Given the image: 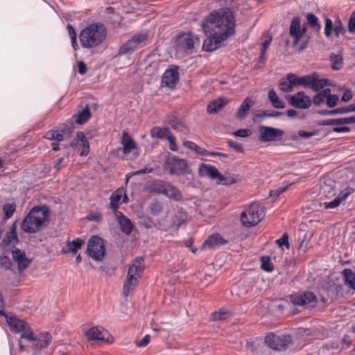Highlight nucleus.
<instances>
[{
  "instance_id": "13",
  "label": "nucleus",
  "mask_w": 355,
  "mask_h": 355,
  "mask_svg": "<svg viewBox=\"0 0 355 355\" xmlns=\"http://www.w3.org/2000/svg\"><path fill=\"white\" fill-rule=\"evenodd\" d=\"M8 324L10 330L16 333L25 334L31 331L32 329L30 325L24 320L18 318L16 315L11 313H6L3 315Z\"/></svg>"
},
{
  "instance_id": "26",
  "label": "nucleus",
  "mask_w": 355,
  "mask_h": 355,
  "mask_svg": "<svg viewBox=\"0 0 355 355\" xmlns=\"http://www.w3.org/2000/svg\"><path fill=\"white\" fill-rule=\"evenodd\" d=\"M229 103V100L225 98H219L211 101L207 107V112L210 114L218 113L223 110Z\"/></svg>"
},
{
  "instance_id": "53",
  "label": "nucleus",
  "mask_w": 355,
  "mask_h": 355,
  "mask_svg": "<svg viewBox=\"0 0 355 355\" xmlns=\"http://www.w3.org/2000/svg\"><path fill=\"white\" fill-rule=\"evenodd\" d=\"M334 24H333L332 21L329 18L325 19V26H324V35L327 37H329L331 36L332 33L334 31Z\"/></svg>"
},
{
  "instance_id": "43",
  "label": "nucleus",
  "mask_w": 355,
  "mask_h": 355,
  "mask_svg": "<svg viewBox=\"0 0 355 355\" xmlns=\"http://www.w3.org/2000/svg\"><path fill=\"white\" fill-rule=\"evenodd\" d=\"M91 116V112L89 110V108L88 105H87L85 107H84L81 111L78 112L76 122L78 124H84L85 123L88 119Z\"/></svg>"
},
{
  "instance_id": "3",
  "label": "nucleus",
  "mask_w": 355,
  "mask_h": 355,
  "mask_svg": "<svg viewBox=\"0 0 355 355\" xmlns=\"http://www.w3.org/2000/svg\"><path fill=\"white\" fill-rule=\"evenodd\" d=\"M107 37V28L101 22H95L84 28L80 33L81 46L92 49L99 46Z\"/></svg>"
},
{
  "instance_id": "19",
  "label": "nucleus",
  "mask_w": 355,
  "mask_h": 355,
  "mask_svg": "<svg viewBox=\"0 0 355 355\" xmlns=\"http://www.w3.org/2000/svg\"><path fill=\"white\" fill-rule=\"evenodd\" d=\"M106 335H108L107 331L98 326L89 329L85 334L89 341H105Z\"/></svg>"
},
{
  "instance_id": "14",
  "label": "nucleus",
  "mask_w": 355,
  "mask_h": 355,
  "mask_svg": "<svg viewBox=\"0 0 355 355\" xmlns=\"http://www.w3.org/2000/svg\"><path fill=\"white\" fill-rule=\"evenodd\" d=\"M289 103L296 108L308 109L311 106L312 101L304 92H298L290 96Z\"/></svg>"
},
{
  "instance_id": "36",
  "label": "nucleus",
  "mask_w": 355,
  "mask_h": 355,
  "mask_svg": "<svg viewBox=\"0 0 355 355\" xmlns=\"http://www.w3.org/2000/svg\"><path fill=\"white\" fill-rule=\"evenodd\" d=\"M306 18L307 21V25L309 26V28L313 30V32L320 33L321 30V25L319 19L313 13L311 12L306 13Z\"/></svg>"
},
{
  "instance_id": "21",
  "label": "nucleus",
  "mask_w": 355,
  "mask_h": 355,
  "mask_svg": "<svg viewBox=\"0 0 355 355\" xmlns=\"http://www.w3.org/2000/svg\"><path fill=\"white\" fill-rule=\"evenodd\" d=\"M199 175L202 177H208L212 180H218L222 178V174L214 166L202 164L198 169Z\"/></svg>"
},
{
  "instance_id": "8",
  "label": "nucleus",
  "mask_w": 355,
  "mask_h": 355,
  "mask_svg": "<svg viewBox=\"0 0 355 355\" xmlns=\"http://www.w3.org/2000/svg\"><path fill=\"white\" fill-rule=\"evenodd\" d=\"M87 253L93 259L102 261L105 255L104 240L98 236H92L87 243Z\"/></svg>"
},
{
  "instance_id": "41",
  "label": "nucleus",
  "mask_w": 355,
  "mask_h": 355,
  "mask_svg": "<svg viewBox=\"0 0 355 355\" xmlns=\"http://www.w3.org/2000/svg\"><path fill=\"white\" fill-rule=\"evenodd\" d=\"M170 134L172 133L170 132L167 128H159L155 126L150 130V135L153 138L162 139L166 137L168 139V136Z\"/></svg>"
},
{
  "instance_id": "64",
  "label": "nucleus",
  "mask_w": 355,
  "mask_h": 355,
  "mask_svg": "<svg viewBox=\"0 0 355 355\" xmlns=\"http://www.w3.org/2000/svg\"><path fill=\"white\" fill-rule=\"evenodd\" d=\"M348 31L350 33H354L355 31V11L349 17L348 23Z\"/></svg>"
},
{
  "instance_id": "50",
  "label": "nucleus",
  "mask_w": 355,
  "mask_h": 355,
  "mask_svg": "<svg viewBox=\"0 0 355 355\" xmlns=\"http://www.w3.org/2000/svg\"><path fill=\"white\" fill-rule=\"evenodd\" d=\"M334 32L336 37H338L340 35H344L346 32L344 26L339 19L334 21Z\"/></svg>"
},
{
  "instance_id": "22",
  "label": "nucleus",
  "mask_w": 355,
  "mask_h": 355,
  "mask_svg": "<svg viewBox=\"0 0 355 355\" xmlns=\"http://www.w3.org/2000/svg\"><path fill=\"white\" fill-rule=\"evenodd\" d=\"M228 241L223 239L220 234H214L209 236L202 244L203 248L214 249L221 245H225Z\"/></svg>"
},
{
  "instance_id": "1",
  "label": "nucleus",
  "mask_w": 355,
  "mask_h": 355,
  "mask_svg": "<svg viewBox=\"0 0 355 355\" xmlns=\"http://www.w3.org/2000/svg\"><path fill=\"white\" fill-rule=\"evenodd\" d=\"M202 26L205 33L211 31L222 40H227L235 33L236 23L230 9L222 8L211 12Z\"/></svg>"
},
{
  "instance_id": "20",
  "label": "nucleus",
  "mask_w": 355,
  "mask_h": 355,
  "mask_svg": "<svg viewBox=\"0 0 355 355\" xmlns=\"http://www.w3.org/2000/svg\"><path fill=\"white\" fill-rule=\"evenodd\" d=\"M225 40H222L220 35L210 33V36L205 40L202 48L206 51H214L221 46V43Z\"/></svg>"
},
{
  "instance_id": "16",
  "label": "nucleus",
  "mask_w": 355,
  "mask_h": 355,
  "mask_svg": "<svg viewBox=\"0 0 355 355\" xmlns=\"http://www.w3.org/2000/svg\"><path fill=\"white\" fill-rule=\"evenodd\" d=\"M69 146L73 149L83 146L81 156H87L89 152V144L83 132H78L76 137L69 143Z\"/></svg>"
},
{
  "instance_id": "40",
  "label": "nucleus",
  "mask_w": 355,
  "mask_h": 355,
  "mask_svg": "<svg viewBox=\"0 0 355 355\" xmlns=\"http://www.w3.org/2000/svg\"><path fill=\"white\" fill-rule=\"evenodd\" d=\"M293 80L290 78L289 73L287 74L286 78H282L279 80V87L280 90L284 92H291L293 91L294 85L292 83Z\"/></svg>"
},
{
  "instance_id": "42",
  "label": "nucleus",
  "mask_w": 355,
  "mask_h": 355,
  "mask_svg": "<svg viewBox=\"0 0 355 355\" xmlns=\"http://www.w3.org/2000/svg\"><path fill=\"white\" fill-rule=\"evenodd\" d=\"M283 113L277 111H263L261 113H257L254 114L253 121L254 122H260V121L266 117H277L282 115Z\"/></svg>"
},
{
  "instance_id": "4",
  "label": "nucleus",
  "mask_w": 355,
  "mask_h": 355,
  "mask_svg": "<svg viewBox=\"0 0 355 355\" xmlns=\"http://www.w3.org/2000/svg\"><path fill=\"white\" fill-rule=\"evenodd\" d=\"M291 343L292 338L290 335L270 333L265 337L264 342L257 340L252 346L254 352L257 355H261L265 353L266 345L273 350L283 351L286 350Z\"/></svg>"
},
{
  "instance_id": "12",
  "label": "nucleus",
  "mask_w": 355,
  "mask_h": 355,
  "mask_svg": "<svg viewBox=\"0 0 355 355\" xmlns=\"http://www.w3.org/2000/svg\"><path fill=\"white\" fill-rule=\"evenodd\" d=\"M261 141H280L284 134V130L269 126L261 125L259 128Z\"/></svg>"
},
{
  "instance_id": "32",
  "label": "nucleus",
  "mask_w": 355,
  "mask_h": 355,
  "mask_svg": "<svg viewBox=\"0 0 355 355\" xmlns=\"http://www.w3.org/2000/svg\"><path fill=\"white\" fill-rule=\"evenodd\" d=\"M331 85V80L329 79H318L317 73L312 74V80L311 83V89L314 92H318L323 89L325 86Z\"/></svg>"
},
{
  "instance_id": "33",
  "label": "nucleus",
  "mask_w": 355,
  "mask_h": 355,
  "mask_svg": "<svg viewBox=\"0 0 355 355\" xmlns=\"http://www.w3.org/2000/svg\"><path fill=\"white\" fill-rule=\"evenodd\" d=\"M254 105V101L250 98H246L241 104L236 112V118L244 119L248 114L250 107Z\"/></svg>"
},
{
  "instance_id": "11",
  "label": "nucleus",
  "mask_w": 355,
  "mask_h": 355,
  "mask_svg": "<svg viewBox=\"0 0 355 355\" xmlns=\"http://www.w3.org/2000/svg\"><path fill=\"white\" fill-rule=\"evenodd\" d=\"M20 338L32 342L34 348L39 350L46 347L51 340V336L48 332L42 333L35 336L32 330L29 332L21 334Z\"/></svg>"
},
{
  "instance_id": "44",
  "label": "nucleus",
  "mask_w": 355,
  "mask_h": 355,
  "mask_svg": "<svg viewBox=\"0 0 355 355\" xmlns=\"http://www.w3.org/2000/svg\"><path fill=\"white\" fill-rule=\"evenodd\" d=\"M84 243V241L80 238H78L71 242H68L67 245L68 248L67 252L76 254L77 251L82 248Z\"/></svg>"
},
{
  "instance_id": "6",
  "label": "nucleus",
  "mask_w": 355,
  "mask_h": 355,
  "mask_svg": "<svg viewBox=\"0 0 355 355\" xmlns=\"http://www.w3.org/2000/svg\"><path fill=\"white\" fill-rule=\"evenodd\" d=\"M163 168L171 175H186L191 173L187 161L175 155L166 157Z\"/></svg>"
},
{
  "instance_id": "18",
  "label": "nucleus",
  "mask_w": 355,
  "mask_h": 355,
  "mask_svg": "<svg viewBox=\"0 0 355 355\" xmlns=\"http://www.w3.org/2000/svg\"><path fill=\"white\" fill-rule=\"evenodd\" d=\"M179 80V72L177 68L167 69L162 77V85L171 89L175 87Z\"/></svg>"
},
{
  "instance_id": "38",
  "label": "nucleus",
  "mask_w": 355,
  "mask_h": 355,
  "mask_svg": "<svg viewBox=\"0 0 355 355\" xmlns=\"http://www.w3.org/2000/svg\"><path fill=\"white\" fill-rule=\"evenodd\" d=\"M164 196L175 201H179L182 198L180 191L176 187L169 183H168L166 187Z\"/></svg>"
},
{
  "instance_id": "37",
  "label": "nucleus",
  "mask_w": 355,
  "mask_h": 355,
  "mask_svg": "<svg viewBox=\"0 0 355 355\" xmlns=\"http://www.w3.org/2000/svg\"><path fill=\"white\" fill-rule=\"evenodd\" d=\"M123 193V189L122 188H119L113 192L110 196V207L114 212H118L117 209L119 208V202L121 199Z\"/></svg>"
},
{
  "instance_id": "24",
  "label": "nucleus",
  "mask_w": 355,
  "mask_h": 355,
  "mask_svg": "<svg viewBox=\"0 0 355 355\" xmlns=\"http://www.w3.org/2000/svg\"><path fill=\"white\" fill-rule=\"evenodd\" d=\"M354 192V189L349 187L346 188L343 191H340L339 195L334 198V200L329 202H324V207L326 209H333L335 207H337L340 205V204L345 201L347 198Z\"/></svg>"
},
{
  "instance_id": "25",
  "label": "nucleus",
  "mask_w": 355,
  "mask_h": 355,
  "mask_svg": "<svg viewBox=\"0 0 355 355\" xmlns=\"http://www.w3.org/2000/svg\"><path fill=\"white\" fill-rule=\"evenodd\" d=\"M168 123L178 132H182L184 135L189 133V128L186 124L179 118L174 115H169L167 116Z\"/></svg>"
},
{
  "instance_id": "15",
  "label": "nucleus",
  "mask_w": 355,
  "mask_h": 355,
  "mask_svg": "<svg viewBox=\"0 0 355 355\" xmlns=\"http://www.w3.org/2000/svg\"><path fill=\"white\" fill-rule=\"evenodd\" d=\"M194 45L195 38L191 34L183 33L178 39V51L191 53L194 48Z\"/></svg>"
},
{
  "instance_id": "9",
  "label": "nucleus",
  "mask_w": 355,
  "mask_h": 355,
  "mask_svg": "<svg viewBox=\"0 0 355 355\" xmlns=\"http://www.w3.org/2000/svg\"><path fill=\"white\" fill-rule=\"evenodd\" d=\"M290 300L293 304L302 306L306 309L314 308L318 303L316 295L313 291H309L291 295Z\"/></svg>"
},
{
  "instance_id": "46",
  "label": "nucleus",
  "mask_w": 355,
  "mask_h": 355,
  "mask_svg": "<svg viewBox=\"0 0 355 355\" xmlns=\"http://www.w3.org/2000/svg\"><path fill=\"white\" fill-rule=\"evenodd\" d=\"M330 60L331 62V67L334 70H339L342 68L343 62L341 55H331Z\"/></svg>"
},
{
  "instance_id": "35",
  "label": "nucleus",
  "mask_w": 355,
  "mask_h": 355,
  "mask_svg": "<svg viewBox=\"0 0 355 355\" xmlns=\"http://www.w3.org/2000/svg\"><path fill=\"white\" fill-rule=\"evenodd\" d=\"M341 275L344 284L355 291V272L351 269L345 268L342 271Z\"/></svg>"
},
{
  "instance_id": "34",
  "label": "nucleus",
  "mask_w": 355,
  "mask_h": 355,
  "mask_svg": "<svg viewBox=\"0 0 355 355\" xmlns=\"http://www.w3.org/2000/svg\"><path fill=\"white\" fill-rule=\"evenodd\" d=\"M138 284V277L134 275L128 273L126 281L123 285V295L127 297L130 292L133 290L135 286Z\"/></svg>"
},
{
  "instance_id": "47",
  "label": "nucleus",
  "mask_w": 355,
  "mask_h": 355,
  "mask_svg": "<svg viewBox=\"0 0 355 355\" xmlns=\"http://www.w3.org/2000/svg\"><path fill=\"white\" fill-rule=\"evenodd\" d=\"M149 210L152 215L156 216L163 211L164 207L159 201H154L149 205Z\"/></svg>"
},
{
  "instance_id": "45",
  "label": "nucleus",
  "mask_w": 355,
  "mask_h": 355,
  "mask_svg": "<svg viewBox=\"0 0 355 355\" xmlns=\"http://www.w3.org/2000/svg\"><path fill=\"white\" fill-rule=\"evenodd\" d=\"M301 19L299 17H295L291 23L289 28L290 35H300Z\"/></svg>"
},
{
  "instance_id": "54",
  "label": "nucleus",
  "mask_w": 355,
  "mask_h": 355,
  "mask_svg": "<svg viewBox=\"0 0 355 355\" xmlns=\"http://www.w3.org/2000/svg\"><path fill=\"white\" fill-rule=\"evenodd\" d=\"M339 103L338 96L336 94H333L332 96H329V97L326 99L327 106L329 108H333L336 107Z\"/></svg>"
},
{
  "instance_id": "27",
  "label": "nucleus",
  "mask_w": 355,
  "mask_h": 355,
  "mask_svg": "<svg viewBox=\"0 0 355 355\" xmlns=\"http://www.w3.org/2000/svg\"><path fill=\"white\" fill-rule=\"evenodd\" d=\"M15 220L11 225L10 230L6 233V236L3 239V243L6 245H12L15 246L19 243V239L17 234V223Z\"/></svg>"
},
{
  "instance_id": "61",
  "label": "nucleus",
  "mask_w": 355,
  "mask_h": 355,
  "mask_svg": "<svg viewBox=\"0 0 355 355\" xmlns=\"http://www.w3.org/2000/svg\"><path fill=\"white\" fill-rule=\"evenodd\" d=\"M185 221V216L183 214H180V215H175L174 218H173V225H175L177 228H179L180 226Z\"/></svg>"
},
{
  "instance_id": "48",
  "label": "nucleus",
  "mask_w": 355,
  "mask_h": 355,
  "mask_svg": "<svg viewBox=\"0 0 355 355\" xmlns=\"http://www.w3.org/2000/svg\"><path fill=\"white\" fill-rule=\"evenodd\" d=\"M2 209L5 214V218L8 219L11 218L14 214L16 210V205L15 203L5 204L3 205Z\"/></svg>"
},
{
  "instance_id": "10",
  "label": "nucleus",
  "mask_w": 355,
  "mask_h": 355,
  "mask_svg": "<svg viewBox=\"0 0 355 355\" xmlns=\"http://www.w3.org/2000/svg\"><path fill=\"white\" fill-rule=\"evenodd\" d=\"M73 130L72 123H64L57 129H52L45 135V138L57 141H64L71 137Z\"/></svg>"
},
{
  "instance_id": "52",
  "label": "nucleus",
  "mask_w": 355,
  "mask_h": 355,
  "mask_svg": "<svg viewBox=\"0 0 355 355\" xmlns=\"http://www.w3.org/2000/svg\"><path fill=\"white\" fill-rule=\"evenodd\" d=\"M328 183H327L325 181L323 182L322 184H320V191L322 192L324 194L327 193H330L331 190L334 189L335 187V183L331 180H328Z\"/></svg>"
},
{
  "instance_id": "31",
  "label": "nucleus",
  "mask_w": 355,
  "mask_h": 355,
  "mask_svg": "<svg viewBox=\"0 0 355 355\" xmlns=\"http://www.w3.org/2000/svg\"><path fill=\"white\" fill-rule=\"evenodd\" d=\"M289 77H290V78H292V80H293L292 83H293V85H294V87L298 86V85H302L305 87L311 88V80H312V74L298 77L297 75H295L293 73H289Z\"/></svg>"
},
{
  "instance_id": "63",
  "label": "nucleus",
  "mask_w": 355,
  "mask_h": 355,
  "mask_svg": "<svg viewBox=\"0 0 355 355\" xmlns=\"http://www.w3.org/2000/svg\"><path fill=\"white\" fill-rule=\"evenodd\" d=\"M169 141V148L172 151H177L178 150V145L175 143V137L173 134L168 136Z\"/></svg>"
},
{
  "instance_id": "5",
  "label": "nucleus",
  "mask_w": 355,
  "mask_h": 355,
  "mask_svg": "<svg viewBox=\"0 0 355 355\" xmlns=\"http://www.w3.org/2000/svg\"><path fill=\"white\" fill-rule=\"evenodd\" d=\"M263 217V207L258 202H253L241 213V220L243 226L252 227L258 224Z\"/></svg>"
},
{
  "instance_id": "17",
  "label": "nucleus",
  "mask_w": 355,
  "mask_h": 355,
  "mask_svg": "<svg viewBox=\"0 0 355 355\" xmlns=\"http://www.w3.org/2000/svg\"><path fill=\"white\" fill-rule=\"evenodd\" d=\"M13 260L17 263V268L19 272L24 271L31 264L32 260L28 259L24 252L19 248H15L12 251Z\"/></svg>"
},
{
  "instance_id": "55",
  "label": "nucleus",
  "mask_w": 355,
  "mask_h": 355,
  "mask_svg": "<svg viewBox=\"0 0 355 355\" xmlns=\"http://www.w3.org/2000/svg\"><path fill=\"white\" fill-rule=\"evenodd\" d=\"M236 182V179L233 176L225 177L222 175V178H218L217 182L224 185H231Z\"/></svg>"
},
{
  "instance_id": "2",
  "label": "nucleus",
  "mask_w": 355,
  "mask_h": 355,
  "mask_svg": "<svg viewBox=\"0 0 355 355\" xmlns=\"http://www.w3.org/2000/svg\"><path fill=\"white\" fill-rule=\"evenodd\" d=\"M50 220V210L48 206L33 207L21 223L23 232L27 234L39 232L47 226Z\"/></svg>"
},
{
  "instance_id": "23",
  "label": "nucleus",
  "mask_w": 355,
  "mask_h": 355,
  "mask_svg": "<svg viewBox=\"0 0 355 355\" xmlns=\"http://www.w3.org/2000/svg\"><path fill=\"white\" fill-rule=\"evenodd\" d=\"M116 216L121 232L126 235H130L134 228V225L130 219L121 211L116 213Z\"/></svg>"
},
{
  "instance_id": "62",
  "label": "nucleus",
  "mask_w": 355,
  "mask_h": 355,
  "mask_svg": "<svg viewBox=\"0 0 355 355\" xmlns=\"http://www.w3.org/2000/svg\"><path fill=\"white\" fill-rule=\"evenodd\" d=\"M311 101L313 105L318 106L324 103H326V98H324L320 93H318L313 97V101Z\"/></svg>"
},
{
  "instance_id": "60",
  "label": "nucleus",
  "mask_w": 355,
  "mask_h": 355,
  "mask_svg": "<svg viewBox=\"0 0 355 355\" xmlns=\"http://www.w3.org/2000/svg\"><path fill=\"white\" fill-rule=\"evenodd\" d=\"M183 145L185 147L197 152L198 153H202V151H201L202 148L193 141H184Z\"/></svg>"
},
{
  "instance_id": "59",
  "label": "nucleus",
  "mask_w": 355,
  "mask_h": 355,
  "mask_svg": "<svg viewBox=\"0 0 355 355\" xmlns=\"http://www.w3.org/2000/svg\"><path fill=\"white\" fill-rule=\"evenodd\" d=\"M318 125H324V126H329V125H339V119H325L318 122Z\"/></svg>"
},
{
  "instance_id": "28",
  "label": "nucleus",
  "mask_w": 355,
  "mask_h": 355,
  "mask_svg": "<svg viewBox=\"0 0 355 355\" xmlns=\"http://www.w3.org/2000/svg\"><path fill=\"white\" fill-rule=\"evenodd\" d=\"M144 270V259L139 257L135 259L132 264L130 266L128 273L140 277Z\"/></svg>"
},
{
  "instance_id": "57",
  "label": "nucleus",
  "mask_w": 355,
  "mask_h": 355,
  "mask_svg": "<svg viewBox=\"0 0 355 355\" xmlns=\"http://www.w3.org/2000/svg\"><path fill=\"white\" fill-rule=\"evenodd\" d=\"M276 243L278 244L279 247H282L285 245L286 249L290 248V245L288 242V234L286 232H284L282 237L279 239L276 240Z\"/></svg>"
},
{
  "instance_id": "30",
  "label": "nucleus",
  "mask_w": 355,
  "mask_h": 355,
  "mask_svg": "<svg viewBox=\"0 0 355 355\" xmlns=\"http://www.w3.org/2000/svg\"><path fill=\"white\" fill-rule=\"evenodd\" d=\"M168 183L163 180H156L148 184L147 189L149 193L164 195Z\"/></svg>"
},
{
  "instance_id": "7",
  "label": "nucleus",
  "mask_w": 355,
  "mask_h": 355,
  "mask_svg": "<svg viewBox=\"0 0 355 355\" xmlns=\"http://www.w3.org/2000/svg\"><path fill=\"white\" fill-rule=\"evenodd\" d=\"M148 34L141 32L133 35L130 40L123 43L118 50V55L131 54L138 49L146 45Z\"/></svg>"
},
{
  "instance_id": "58",
  "label": "nucleus",
  "mask_w": 355,
  "mask_h": 355,
  "mask_svg": "<svg viewBox=\"0 0 355 355\" xmlns=\"http://www.w3.org/2000/svg\"><path fill=\"white\" fill-rule=\"evenodd\" d=\"M0 266L6 270H10L12 263L8 257L3 256L0 257Z\"/></svg>"
},
{
  "instance_id": "49",
  "label": "nucleus",
  "mask_w": 355,
  "mask_h": 355,
  "mask_svg": "<svg viewBox=\"0 0 355 355\" xmlns=\"http://www.w3.org/2000/svg\"><path fill=\"white\" fill-rule=\"evenodd\" d=\"M263 37L266 39H265L264 42H263L262 46L260 50V56H259L260 60L264 57L265 53H266L268 46L270 44L272 40V36H270V35H264Z\"/></svg>"
},
{
  "instance_id": "51",
  "label": "nucleus",
  "mask_w": 355,
  "mask_h": 355,
  "mask_svg": "<svg viewBox=\"0 0 355 355\" xmlns=\"http://www.w3.org/2000/svg\"><path fill=\"white\" fill-rule=\"evenodd\" d=\"M261 268L267 272H272L274 270L272 264L270 263V259L268 257H262Z\"/></svg>"
},
{
  "instance_id": "39",
  "label": "nucleus",
  "mask_w": 355,
  "mask_h": 355,
  "mask_svg": "<svg viewBox=\"0 0 355 355\" xmlns=\"http://www.w3.org/2000/svg\"><path fill=\"white\" fill-rule=\"evenodd\" d=\"M268 99L271 102L272 105L275 108L282 109L284 108V103L278 97L275 91L272 89L268 92Z\"/></svg>"
},
{
  "instance_id": "56",
  "label": "nucleus",
  "mask_w": 355,
  "mask_h": 355,
  "mask_svg": "<svg viewBox=\"0 0 355 355\" xmlns=\"http://www.w3.org/2000/svg\"><path fill=\"white\" fill-rule=\"evenodd\" d=\"M227 314H228L227 311H225L223 309H220L218 311L213 313L211 314V318L214 320H223L226 319Z\"/></svg>"
},
{
  "instance_id": "29",
  "label": "nucleus",
  "mask_w": 355,
  "mask_h": 355,
  "mask_svg": "<svg viewBox=\"0 0 355 355\" xmlns=\"http://www.w3.org/2000/svg\"><path fill=\"white\" fill-rule=\"evenodd\" d=\"M121 143L123 145V152L124 154L130 153L137 147L135 141L126 131H123Z\"/></svg>"
}]
</instances>
